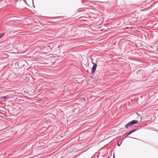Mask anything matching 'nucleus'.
Masks as SVG:
<instances>
[{"label":"nucleus","mask_w":158,"mask_h":158,"mask_svg":"<svg viewBox=\"0 0 158 158\" xmlns=\"http://www.w3.org/2000/svg\"><path fill=\"white\" fill-rule=\"evenodd\" d=\"M97 66V65L96 64H94V65H93V68L92 69V73H94L95 71L96 70V68Z\"/></svg>","instance_id":"f257e3e1"},{"label":"nucleus","mask_w":158,"mask_h":158,"mask_svg":"<svg viewBox=\"0 0 158 158\" xmlns=\"http://www.w3.org/2000/svg\"><path fill=\"white\" fill-rule=\"evenodd\" d=\"M132 125L131 122H130L125 125V127L126 128L128 129L129 127H131Z\"/></svg>","instance_id":"f03ea898"},{"label":"nucleus","mask_w":158,"mask_h":158,"mask_svg":"<svg viewBox=\"0 0 158 158\" xmlns=\"http://www.w3.org/2000/svg\"><path fill=\"white\" fill-rule=\"evenodd\" d=\"M131 124L132 125L133 124H135L138 123V121L136 120H133L131 121L130 122Z\"/></svg>","instance_id":"7ed1b4c3"},{"label":"nucleus","mask_w":158,"mask_h":158,"mask_svg":"<svg viewBox=\"0 0 158 158\" xmlns=\"http://www.w3.org/2000/svg\"><path fill=\"white\" fill-rule=\"evenodd\" d=\"M136 130H133L131 131V132H130L127 135V136H128L130 134H131V133H132L134 131H135Z\"/></svg>","instance_id":"20e7f679"},{"label":"nucleus","mask_w":158,"mask_h":158,"mask_svg":"<svg viewBox=\"0 0 158 158\" xmlns=\"http://www.w3.org/2000/svg\"><path fill=\"white\" fill-rule=\"evenodd\" d=\"M7 97H6V96H5V97H1V98H7Z\"/></svg>","instance_id":"39448f33"},{"label":"nucleus","mask_w":158,"mask_h":158,"mask_svg":"<svg viewBox=\"0 0 158 158\" xmlns=\"http://www.w3.org/2000/svg\"><path fill=\"white\" fill-rule=\"evenodd\" d=\"M3 36V35L2 34H0V39Z\"/></svg>","instance_id":"423d86ee"},{"label":"nucleus","mask_w":158,"mask_h":158,"mask_svg":"<svg viewBox=\"0 0 158 158\" xmlns=\"http://www.w3.org/2000/svg\"><path fill=\"white\" fill-rule=\"evenodd\" d=\"M137 116H138V117H139L138 114H137Z\"/></svg>","instance_id":"0eeeda50"}]
</instances>
